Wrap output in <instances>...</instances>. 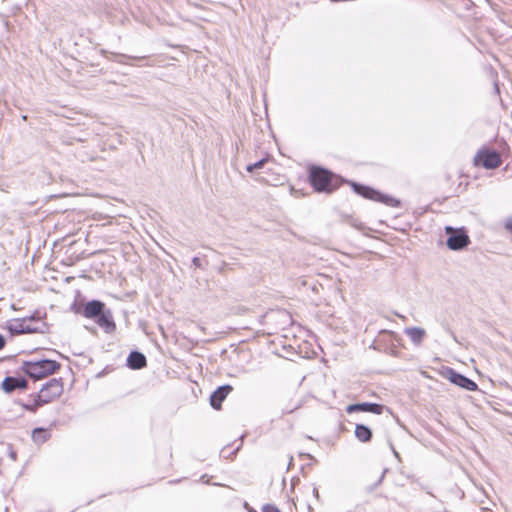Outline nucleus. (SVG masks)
Returning a JSON list of instances; mask_svg holds the SVG:
<instances>
[{
	"instance_id": "22",
	"label": "nucleus",
	"mask_w": 512,
	"mask_h": 512,
	"mask_svg": "<svg viewBox=\"0 0 512 512\" xmlns=\"http://www.w3.org/2000/svg\"><path fill=\"white\" fill-rule=\"evenodd\" d=\"M505 229L512 233V218L505 222Z\"/></svg>"
},
{
	"instance_id": "1",
	"label": "nucleus",
	"mask_w": 512,
	"mask_h": 512,
	"mask_svg": "<svg viewBox=\"0 0 512 512\" xmlns=\"http://www.w3.org/2000/svg\"><path fill=\"white\" fill-rule=\"evenodd\" d=\"M308 182L317 193L331 194L337 190L341 181L340 178L328 169L311 166L308 169Z\"/></svg>"
},
{
	"instance_id": "2",
	"label": "nucleus",
	"mask_w": 512,
	"mask_h": 512,
	"mask_svg": "<svg viewBox=\"0 0 512 512\" xmlns=\"http://www.w3.org/2000/svg\"><path fill=\"white\" fill-rule=\"evenodd\" d=\"M60 367V363L55 360L42 359L37 361H24L22 371L34 380H41L56 373Z\"/></svg>"
},
{
	"instance_id": "11",
	"label": "nucleus",
	"mask_w": 512,
	"mask_h": 512,
	"mask_svg": "<svg viewBox=\"0 0 512 512\" xmlns=\"http://www.w3.org/2000/svg\"><path fill=\"white\" fill-rule=\"evenodd\" d=\"M449 379L452 383L468 391H475L478 388L477 384L474 381L456 372H451Z\"/></svg>"
},
{
	"instance_id": "6",
	"label": "nucleus",
	"mask_w": 512,
	"mask_h": 512,
	"mask_svg": "<svg viewBox=\"0 0 512 512\" xmlns=\"http://www.w3.org/2000/svg\"><path fill=\"white\" fill-rule=\"evenodd\" d=\"M28 388V381L23 376H7L1 383V390L7 394H11L16 390H26Z\"/></svg>"
},
{
	"instance_id": "3",
	"label": "nucleus",
	"mask_w": 512,
	"mask_h": 512,
	"mask_svg": "<svg viewBox=\"0 0 512 512\" xmlns=\"http://www.w3.org/2000/svg\"><path fill=\"white\" fill-rule=\"evenodd\" d=\"M501 155L490 148L483 147L479 149L474 158L473 165L477 168H484L486 170H494L502 165Z\"/></svg>"
},
{
	"instance_id": "13",
	"label": "nucleus",
	"mask_w": 512,
	"mask_h": 512,
	"mask_svg": "<svg viewBox=\"0 0 512 512\" xmlns=\"http://www.w3.org/2000/svg\"><path fill=\"white\" fill-rule=\"evenodd\" d=\"M18 404L24 411L29 413H36L44 406V404L40 402L39 395L37 393L30 395L27 402H19Z\"/></svg>"
},
{
	"instance_id": "17",
	"label": "nucleus",
	"mask_w": 512,
	"mask_h": 512,
	"mask_svg": "<svg viewBox=\"0 0 512 512\" xmlns=\"http://www.w3.org/2000/svg\"><path fill=\"white\" fill-rule=\"evenodd\" d=\"M406 334L412 342L419 344L425 336V331L420 328H409L406 330Z\"/></svg>"
},
{
	"instance_id": "12",
	"label": "nucleus",
	"mask_w": 512,
	"mask_h": 512,
	"mask_svg": "<svg viewBox=\"0 0 512 512\" xmlns=\"http://www.w3.org/2000/svg\"><path fill=\"white\" fill-rule=\"evenodd\" d=\"M127 365L131 369L139 370V369L146 367L147 360H146V357L144 356V354H142L138 351H133L129 354V356L127 358Z\"/></svg>"
},
{
	"instance_id": "16",
	"label": "nucleus",
	"mask_w": 512,
	"mask_h": 512,
	"mask_svg": "<svg viewBox=\"0 0 512 512\" xmlns=\"http://www.w3.org/2000/svg\"><path fill=\"white\" fill-rule=\"evenodd\" d=\"M51 437L50 431L45 428H35L32 431V440L37 445H42L47 442Z\"/></svg>"
},
{
	"instance_id": "8",
	"label": "nucleus",
	"mask_w": 512,
	"mask_h": 512,
	"mask_svg": "<svg viewBox=\"0 0 512 512\" xmlns=\"http://www.w3.org/2000/svg\"><path fill=\"white\" fill-rule=\"evenodd\" d=\"M233 390V387L230 385H224L217 388L210 397L211 406L219 410L221 408L222 402L226 399L229 393Z\"/></svg>"
},
{
	"instance_id": "23",
	"label": "nucleus",
	"mask_w": 512,
	"mask_h": 512,
	"mask_svg": "<svg viewBox=\"0 0 512 512\" xmlns=\"http://www.w3.org/2000/svg\"><path fill=\"white\" fill-rule=\"evenodd\" d=\"M21 327H22V331L23 332H35L36 330L35 329H32L29 325H25L24 324H21Z\"/></svg>"
},
{
	"instance_id": "18",
	"label": "nucleus",
	"mask_w": 512,
	"mask_h": 512,
	"mask_svg": "<svg viewBox=\"0 0 512 512\" xmlns=\"http://www.w3.org/2000/svg\"><path fill=\"white\" fill-rule=\"evenodd\" d=\"M300 483V479L298 477H294L291 479V487H290V495L291 501L295 509H297L298 496L295 493L296 486Z\"/></svg>"
},
{
	"instance_id": "4",
	"label": "nucleus",
	"mask_w": 512,
	"mask_h": 512,
	"mask_svg": "<svg viewBox=\"0 0 512 512\" xmlns=\"http://www.w3.org/2000/svg\"><path fill=\"white\" fill-rule=\"evenodd\" d=\"M63 391V382L58 379H51L42 386L37 394L40 402L47 405L56 401L63 394Z\"/></svg>"
},
{
	"instance_id": "19",
	"label": "nucleus",
	"mask_w": 512,
	"mask_h": 512,
	"mask_svg": "<svg viewBox=\"0 0 512 512\" xmlns=\"http://www.w3.org/2000/svg\"><path fill=\"white\" fill-rule=\"evenodd\" d=\"M302 490H303V492L312 493L317 500L319 499V492H318V489L315 486L305 485V486L302 487Z\"/></svg>"
},
{
	"instance_id": "7",
	"label": "nucleus",
	"mask_w": 512,
	"mask_h": 512,
	"mask_svg": "<svg viewBox=\"0 0 512 512\" xmlns=\"http://www.w3.org/2000/svg\"><path fill=\"white\" fill-rule=\"evenodd\" d=\"M384 411V406L378 403H357L351 404L346 407V412L352 414L354 412H370L376 415H381Z\"/></svg>"
},
{
	"instance_id": "10",
	"label": "nucleus",
	"mask_w": 512,
	"mask_h": 512,
	"mask_svg": "<svg viewBox=\"0 0 512 512\" xmlns=\"http://www.w3.org/2000/svg\"><path fill=\"white\" fill-rule=\"evenodd\" d=\"M96 324L101 327L106 333L110 334L116 330V324L113 321L112 315L109 311L102 312L96 319Z\"/></svg>"
},
{
	"instance_id": "15",
	"label": "nucleus",
	"mask_w": 512,
	"mask_h": 512,
	"mask_svg": "<svg viewBox=\"0 0 512 512\" xmlns=\"http://www.w3.org/2000/svg\"><path fill=\"white\" fill-rule=\"evenodd\" d=\"M355 437L363 443H367L372 439V431L363 424H357L354 431Z\"/></svg>"
},
{
	"instance_id": "21",
	"label": "nucleus",
	"mask_w": 512,
	"mask_h": 512,
	"mask_svg": "<svg viewBox=\"0 0 512 512\" xmlns=\"http://www.w3.org/2000/svg\"><path fill=\"white\" fill-rule=\"evenodd\" d=\"M262 512H281L276 506L267 504L262 508Z\"/></svg>"
},
{
	"instance_id": "5",
	"label": "nucleus",
	"mask_w": 512,
	"mask_h": 512,
	"mask_svg": "<svg viewBox=\"0 0 512 512\" xmlns=\"http://www.w3.org/2000/svg\"><path fill=\"white\" fill-rule=\"evenodd\" d=\"M445 232L449 235L446 244L451 250L463 249L470 243L469 236L463 228L456 229L447 226L445 227Z\"/></svg>"
},
{
	"instance_id": "9",
	"label": "nucleus",
	"mask_w": 512,
	"mask_h": 512,
	"mask_svg": "<svg viewBox=\"0 0 512 512\" xmlns=\"http://www.w3.org/2000/svg\"><path fill=\"white\" fill-rule=\"evenodd\" d=\"M104 303L98 300H92L85 304L83 308V316L87 319H96L104 312Z\"/></svg>"
},
{
	"instance_id": "24",
	"label": "nucleus",
	"mask_w": 512,
	"mask_h": 512,
	"mask_svg": "<svg viewBox=\"0 0 512 512\" xmlns=\"http://www.w3.org/2000/svg\"><path fill=\"white\" fill-rule=\"evenodd\" d=\"M6 340L3 335L0 334V350H2L5 347Z\"/></svg>"
},
{
	"instance_id": "14",
	"label": "nucleus",
	"mask_w": 512,
	"mask_h": 512,
	"mask_svg": "<svg viewBox=\"0 0 512 512\" xmlns=\"http://www.w3.org/2000/svg\"><path fill=\"white\" fill-rule=\"evenodd\" d=\"M355 191L367 199H371L374 201L383 200L382 195L378 191L367 186L355 185Z\"/></svg>"
},
{
	"instance_id": "20",
	"label": "nucleus",
	"mask_w": 512,
	"mask_h": 512,
	"mask_svg": "<svg viewBox=\"0 0 512 512\" xmlns=\"http://www.w3.org/2000/svg\"><path fill=\"white\" fill-rule=\"evenodd\" d=\"M266 162V159H262L254 164H251V165H248L247 166V171L248 172H252L254 171L255 169H260L263 167L264 163Z\"/></svg>"
}]
</instances>
